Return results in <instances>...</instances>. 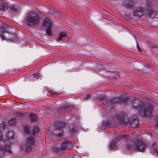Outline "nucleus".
Returning a JSON list of instances; mask_svg holds the SVG:
<instances>
[{
  "label": "nucleus",
  "instance_id": "obj_11",
  "mask_svg": "<svg viewBox=\"0 0 158 158\" xmlns=\"http://www.w3.org/2000/svg\"><path fill=\"white\" fill-rule=\"evenodd\" d=\"M71 145V143L69 141H65L63 142L60 148L61 151H64L67 148H70Z\"/></svg>",
  "mask_w": 158,
  "mask_h": 158
},
{
  "label": "nucleus",
  "instance_id": "obj_5",
  "mask_svg": "<svg viewBox=\"0 0 158 158\" xmlns=\"http://www.w3.org/2000/svg\"><path fill=\"white\" fill-rule=\"evenodd\" d=\"M52 20L49 18H46L43 22V25L44 27H46V33L48 36H51L52 35V32L51 30L52 26Z\"/></svg>",
  "mask_w": 158,
  "mask_h": 158
},
{
  "label": "nucleus",
  "instance_id": "obj_6",
  "mask_svg": "<svg viewBox=\"0 0 158 158\" xmlns=\"http://www.w3.org/2000/svg\"><path fill=\"white\" fill-rule=\"evenodd\" d=\"M65 125L63 122H60L56 129L54 131V133L58 138H61L63 136V128Z\"/></svg>",
  "mask_w": 158,
  "mask_h": 158
},
{
  "label": "nucleus",
  "instance_id": "obj_26",
  "mask_svg": "<svg viewBox=\"0 0 158 158\" xmlns=\"http://www.w3.org/2000/svg\"><path fill=\"white\" fill-rule=\"evenodd\" d=\"M24 131L26 133H29V127L28 126H26L24 127Z\"/></svg>",
  "mask_w": 158,
  "mask_h": 158
},
{
  "label": "nucleus",
  "instance_id": "obj_19",
  "mask_svg": "<svg viewBox=\"0 0 158 158\" xmlns=\"http://www.w3.org/2000/svg\"><path fill=\"white\" fill-rule=\"evenodd\" d=\"M39 131V128L37 126H35L32 131L33 134L34 135L36 133H38Z\"/></svg>",
  "mask_w": 158,
  "mask_h": 158
},
{
  "label": "nucleus",
  "instance_id": "obj_21",
  "mask_svg": "<svg viewBox=\"0 0 158 158\" xmlns=\"http://www.w3.org/2000/svg\"><path fill=\"white\" fill-rule=\"evenodd\" d=\"M48 13L49 14L55 16H56L57 14V13L52 9H48Z\"/></svg>",
  "mask_w": 158,
  "mask_h": 158
},
{
  "label": "nucleus",
  "instance_id": "obj_17",
  "mask_svg": "<svg viewBox=\"0 0 158 158\" xmlns=\"http://www.w3.org/2000/svg\"><path fill=\"white\" fill-rule=\"evenodd\" d=\"M148 16L152 18H154L156 17L158 15L157 13L156 12L153 11H148L147 12Z\"/></svg>",
  "mask_w": 158,
  "mask_h": 158
},
{
  "label": "nucleus",
  "instance_id": "obj_24",
  "mask_svg": "<svg viewBox=\"0 0 158 158\" xmlns=\"http://www.w3.org/2000/svg\"><path fill=\"white\" fill-rule=\"evenodd\" d=\"M16 39V35L15 34H10L9 41H12Z\"/></svg>",
  "mask_w": 158,
  "mask_h": 158
},
{
  "label": "nucleus",
  "instance_id": "obj_8",
  "mask_svg": "<svg viewBox=\"0 0 158 158\" xmlns=\"http://www.w3.org/2000/svg\"><path fill=\"white\" fill-rule=\"evenodd\" d=\"M144 13V8L140 7L136 8L135 9L133 12V14L134 16L139 17L143 16Z\"/></svg>",
  "mask_w": 158,
  "mask_h": 158
},
{
  "label": "nucleus",
  "instance_id": "obj_38",
  "mask_svg": "<svg viewBox=\"0 0 158 158\" xmlns=\"http://www.w3.org/2000/svg\"><path fill=\"white\" fill-rule=\"evenodd\" d=\"M74 27H76V28H77V25H74Z\"/></svg>",
  "mask_w": 158,
  "mask_h": 158
},
{
  "label": "nucleus",
  "instance_id": "obj_1",
  "mask_svg": "<svg viewBox=\"0 0 158 158\" xmlns=\"http://www.w3.org/2000/svg\"><path fill=\"white\" fill-rule=\"evenodd\" d=\"M144 101L147 105L138 100H134L132 103V107L139 111L141 116L149 117L152 114L153 102L148 98H145Z\"/></svg>",
  "mask_w": 158,
  "mask_h": 158
},
{
  "label": "nucleus",
  "instance_id": "obj_9",
  "mask_svg": "<svg viewBox=\"0 0 158 158\" xmlns=\"http://www.w3.org/2000/svg\"><path fill=\"white\" fill-rule=\"evenodd\" d=\"M134 2L133 0H124L123 2V6L130 8L134 6Z\"/></svg>",
  "mask_w": 158,
  "mask_h": 158
},
{
  "label": "nucleus",
  "instance_id": "obj_33",
  "mask_svg": "<svg viewBox=\"0 0 158 158\" xmlns=\"http://www.w3.org/2000/svg\"><path fill=\"white\" fill-rule=\"evenodd\" d=\"M137 48L138 50L140 52H141V49L140 48V47L139 46L137 42Z\"/></svg>",
  "mask_w": 158,
  "mask_h": 158
},
{
  "label": "nucleus",
  "instance_id": "obj_14",
  "mask_svg": "<svg viewBox=\"0 0 158 158\" xmlns=\"http://www.w3.org/2000/svg\"><path fill=\"white\" fill-rule=\"evenodd\" d=\"M119 139L118 138H117L114 140L110 143L109 146L110 148L111 149H116L117 148V146L116 143L118 142Z\"/></svg>",
  "mask_w": 158,
  "mask_h": 158
},
{
  "label": "nucleus",
  "instance_id": "obj_34",
  "mask_svg": "<svg viewBox=\"0 0 158 158\" xmlns=\"http://www.w3.org/2000/svg\"><path fill=\"white\" fill-rule=\"evenodd\" d=\"M129 135H126L123 136V138H126V139H129Z\"/></svg>",
  "mask_w": 158,
  "mask_h": 158
},
{
  "label": "nucleus",
  "instance_id": "obj_40",
  "mask_svg": "<svg viewBox=\"0 0 158 158\" xmlns=\"http://www.w3.org/2000/svg\"><path fill=\"white\" fill-rule=\"evenodd\" d=\"M74 131H72V132L73 133L74 132Z\"/></svg>",
  "mask_w": 158,
  "mask_h": 158
},
{
  "label": "nucleus",
  "instance_id": "obj_41",
  "mask_svg": "<svg viewBox=\"0 0 158 158\" xmlns=\"http://www.w3.org/2000/svg\"><path fill=\"white\" fill-rule=\"evenodd\" d=\"M10 134H11V133H9V135H10Z\"/></svg>",
  "mask_w": 158,
  "mask_h": 158
},
{
  "label": "nucleus",
  "instance_id": "obj_13",
  "mask_svg": "<svg viewBox=\"0 0 158 158\" xmlns=\"http://www.w3.org/2000/svg\"><path fill=\"white\" fill-rule=\"evenodd\" d=\"M73 109V107L72 106H66L61 107L59 109L60 113H62L65 111L69 112L71 111Z\"/></svg>",
  "mask_w": 158,
  "mask_h": 158
},
{
  "label": "nucleus",
  "instance_id": "obj_25",
  "mask_svg": "<svg viewBox=\"0 0 158 158\" xmlns=\"http://www.w3.org/2000/svg\"><path fill=\"white\" fill-rule=\"evenodd\" d=\"M10 8L12 12L16 14L18 13V10L14 6H11L10 7Z\"/></svg>",
  "mask_w": 158,
  "mask_h": 158
},
{
  "label": "nucleus",
  "instance_id": "obj_12",
  "mask_svg": "<svg viewBox=\"0 0 158 158\" xmlns=\"http://www.w3.org/2000/svg\"><path fill=\"white\" fill-rule=\"evenodd\" d=\"M8 4L5 2L0 0V10H5L8 8Z\"/></svg>",
  "mask_w": 158,
  "mask_h": 158
},
{
  "label": "nucleus",
  "instance_id": "obj_18",
  "mask_svg": "<svg viewBox=\"0 0 158 158\" xmlns=\"http://www.w3.org/2000/svg\"><path fill=\"white\" fill-rule=\"evenodd\" d=\"M125 115V114L123 112H122L118 115V118L121 123H124L125 122L124 120Z\"/></svg>",
  "mask_w": 158,
  "mask_h": 158
},
{
  "label": "nucleus",
  "instance_id": "obj_16",
  "mask_svg": "<svg viewBox=\"0 0 158 158\" xmlns=\"http://www.w3.org/2000/svg\"><path fill=\"white\" fill-rule=\"evenodd\" d=\"M157 145L155 143H153L151 147L152 150L153 152L154 153V155H157L158 154V150L157 149Z\"/></svg>",
  "mask_w": 158,
  "mask_h": 158
},
{
  "label": "nucleus",
  "instance_id": "obj_30",
  "mask_svg": "<svg viewBox=\"0 0 158 158\" xmlns=\"http://www.w3.org/2000/svg\"><path fill=\"white\" fill-rule=\"evenodd\" d=\"M106 98V96H101L99 97V99L101 100H103Z\"/></svg>",
  "mask_w": 158,
  "mask_h": 158
},
{
  "label": "nucleus",
  "instance_id": "obj_36",
  "mask_svg": "<svg viewBox=\"0 0 158 158\" xmlns=\"http://www.w3.org/2000/svg\"><path fill=\"white\" fill-rule=\"evenodd\" d=\"M2 138V134L1 132L0 131V140H1Z\"/></svg>",
  "mask_w": 158,
  "mask_h": 158
},
{
  "label": "nucleus",
  "instance_id": "obj_2",
  "mask_svg": "<svg viewBox=\"0 0 158 158\" xmlns=\"http://www.w3.org/2000/svg\"><path fill=\"white\" fill-rule=\"evenodd\" d=\"M35 141L32 137H28L21 145V150L26 152H29L32 150V147Z\"/></svg>",
  "mask_w": 158,
  "mask_h": 158
},
{
  "label": "nucleus",
  "instance_id": "obj_28",
  "mask_svg": "<svg viewBox=\"0 0 158 158\" xmlns=\"http://www.w3.org/2000/svg\"><path fill=\"white\" fill-rule=\"evenodd\" d=\"M128 145H129V146H130V147L131 146H134V145H133V144L132 143H128L127 144V145H126V147L127 148V149H131V150H135V149H131V148H127V146Z\"/></svg>",
  "mask_w": 158,
  "mask_h": 158
},
{
  "label": "nucleus",
  "instance_id": "obj_31",
  "mask_svg": "<svg viewBox=\"0 0 158 158\" xmlns=\"http://www.w3.org/2000/svg\"><path fill=\"white\" fill-rule=\"evenodd\" d=\"M156 125L155 126H156V128H157L158 127V117L156 118Z\"/></svg>",
  "mask_w": 158,
  "mask_h": 158
},
{
  "label": "nucleus",
  "instance_id": "obj_10",
  "mask_svg": "<svg viewBox=\"0 0 158 158\" xmlns=\"http://www.w3.org/2000/svg\"><path fill=\"white\" fill-rule=\"evenodd\" d=\"M68 34L65 32H60L59 35L58 37L57 38V40L59 41H64L67 39Z\"/></svg>",
  "mask_w": 158,
  "mask_h": 158
},
{
  "label": "nucleus",
  "instance_id": "obj_37",
  "mask_svg": "<svg viewBox=\"0 0 158 158\" xmlns=\"http://www.w3.org/2000/svg\"><path fill=\"white\" fill-rule=\"evenodd\" d=\"M53 94H58L57 93H56L55 92H53Z\"/></svg>",
  "mask_w": 158,
  "mask_h": 158
},
{
  "label": "nucleus",
  "instance_id": "obj_20",
  "mask_svg": "<svg viewBox=\"0 0 158 158\" xmlns=\"http://www.w3.org/2000/svg\"><path fill=\"white\" fill-rule=\"evenodd\" d=\"M53 150L56 153H59L61 152L60 148L57 146H55L53 147Z\"/></svg>",
  "mask_w": 158,
  "mask_h": 158
},
{
  "label": "nucleus",
  "instance_id": "obj_22",
  "mask_svg": "<svg viewBox=\"0 0 158 158\" xmlns=\"http://www.w3.org/2000/svg\"><path fill=\"white\" fill-rule=\"evenodd\" d=\"M37 118L36 114H31L30 115V119L31 120H35Z\"/></svg>",
  "mask_w": 158,
  "mask_h": 158
},
{
  "label": "nucleus",
  "instance_id": "obj_32",
  "mask_svg": "<svg viewBox=\"0 0 158 158\" xmlns=\"http://www.w3.org/2000/svg\"><path fill=\"white\" fill-rule=\"evenodd\" d=\"M5 127V124L3 123H2L1 124V125L0 126V128L4 129Z\"/></svg>",
  "mask_w": 158,
  "mask_h": 158
},
{
  "label": "nucleus",
  "instance_id": "obj_35",
  "mask_svg": "<svg viewBox=\"0 0 158 158\" xmlns=\"http://www.w3.org/2000/svg\"><path fill=\"white\" fill-rule=\"evenodd\" d=\"M14 139V137L13 136L11 137V138H9L8 139H6V141H9L10 140H11V139Z\"/></svg>",
  "mask_w": 158,
  "mask_h": 158
},
{
  "label": "nucleus",
  "instance_id": "obj_27",
  "mask_svg": "<svg viewBox=\"0 0 158 158\" xmlns=\"http://www.w3.org/2000/svg\"><path fill=\"white\" fill-rule=\"evenodd\" d=\"M90 95L89 94H88L84 97V100H87L89 99V98H90Z\"/></svg>",
  "mask_w": 158,
  "mask_h": 158
},
{
  "label": "nucleus",
  "instance_id": "obj_23",
  "mask_svg": "<svg viewBox=\"0 0 158 158\" xmlns=\"http://www.w3.org/2000/svg\"><path fill=\"white\" fill-rule=\"evenodd\" d=\"M16 122V119L14 118L11 119L9 122V124L11 126L14 125L15 124Z\"/></svg>",
  "mask_w": 158,
  "mask_h": 158
},
{
  "label": "nucleus",
  "instance_id": "obj_15",
  "mask_svg": "<svg viewBox=\"0 0 158 158\" xmlns=\"http://www.w3.org/2000/svg\"><path fill=\"white\" fill-rule=\"evenodd\" d=\"M10 150V146L9 145H6L3 148L0 147V155L3 153L5 151L9 152Z\"/></svg>",
  "mask_w": 158,
  "mask_h": 158
},
{
  "label": "nucleus",
  "instance_id": "obj_4",
  "mask_svg": "<svg viewBox=\"0 0 158 158\" xmlns=\"http://www.w3.org/2000/svg\"><path fill=\"white\" fill-rule=\"evenodd\" d=\"M127 148L132 149H135V150L138 151L140 152H143L145 151L146 148V145L144 142L141 139L137 140L134 144V146H129L127 145Z\"/></svg>",
  "mask_w": 158,
  "mask_h": 158
},
{
  "label": "nucleus",
  "instance_id": "obj_3",
  "mask_svg": "<svg viewBox=\"0 0 158 158\" xmlns=\"http://www.w3.org/2000/svg\"><path fill=\"white\" fill-rule=\"evenodd\" d=\"M39 16L34 12L29 13L27 15L26 19L27 25L30 26L37 24L39 22Z\"/></svg>",
  "mask_w": 158,
  "mask_h": 158
},
{
  "label": "nucleus",
  "instance_id": "obj_29",
  "mask_svg": "<svg viewBox=\"0 0 158 158\" xmlns=\"http://www.w3.org/2000/svg\"><path fill=\"white\" fill-rule=\"evenodd\" d=\"M33 75V77L36 78H38L40 77L39 74L37 73H34Z\"/></svg>",
  "mask_w": 158,
  "mask_h": 158
},
{
  "label": "nucleus",
  "instance_id": "obj_7",
  "mask_svg": "<svg viewBox=\"0 0 158 158\" xmlns=\"http://www.w3.org/2000/svg\"><path fill=\"white\" fill-rule=\"evenodd\" d=\"M10 34L7 32L3 27L0 28V37L2 40H9Z\"/></svg>",
  "mask_w": 158,
  "mask_h": 158
},
{
  "label": "nucleus",
  "instance_id": "obj_39",
  "mask_svg": "<svg viewBox=\"0 0 158 158\" xmlns=\"http://www.w3.org/2000/svg\"><path fill=\"white\" fill-rule=\"evenodd\" d=\"M150 5V4H148V6L149 7H151Z\"/></svg>",
  "mask_w": 158,
  "mask_h": 158
}]
</instances>
